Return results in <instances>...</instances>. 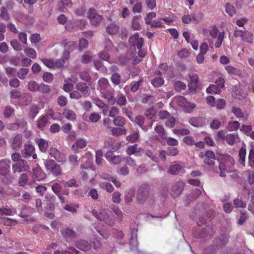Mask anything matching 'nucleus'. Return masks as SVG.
<instances>
[{
    "label": "nucleus",
    "mask_w": 254,
    "mask_h": 254,
    "mask_svg": "<svg viewBox=\"0 0 254 254\" xmlns=\"http://www.w3.org/2000/svg\"><path fill=\"white\" fill-rule=\"evenodd\" d=\"M150 187L147 184H142L138 189L136 199L141 204L152 200V194L150 192Z\"/></svg>",
    "instance_id": "obj_1"
},
{
    "label": "nucleus",
    "mask_w": 254,
    "mask_h": 254,
    "mask_svg": "<svg viewBox=\"0 0 254 254\" xmlns=\"http://www.w3.org/2000/svg\"><path fill=\"white\" fill-rule=\"evenodd\" d=\"M92 213L97 219L102 221L108 225L112 226L114 224L111 212L105 209H100L99 212L93 209Z\"/></svg>",
    "instance_id": "obj_2"
},
{
    "label": "nucleus",
    "mask_w": 254,
    "mask_h": 254,
    "mask_svg": "<svg viewBox=\"0 0 254 254\" xmlns=\"http://www.w3.org/2000/svg\"><path fill=\"white\" fill-rule=\"evenodd\" d=\"M44 164L47 172L51 173L54 176L57 177L62 174V168L55 160L47 159L44 161Z\"/></svg>",
    "instance_id": "obj_3"
},
{
    "label": "nucleus",
    "mask_w": 254,
    "mask_h": 254,
    "mask_svg": "<svg viewBox=\"0 0 254 254\" xmlns=\"http://www.w3.org/2000/svg\"><path fill=\"white\" fill-rule=\"evenodd\" d=\"M21 154L24 158H29L32 157L33 159L37 158L35 153V148L30 142L26 143L24 145V148L21 151Z\"/></svg>",
    "instance_id": "obj_4"
},
{
    "label": "nucleus",
    "mask_w": 254,
    "mask_h": 254,
    "mask_svg": "<svg viewBox=\"0 0 254 254\" xmlns=\"http://www.w3.org/2000/svg\"><path fill=\"white\" fill-rule=\"evenodd\" d=\"M174 102L178 106L185 108L188 112L190 111L195 107V104L188 102L183 96H176L174 99Z\"/></svg>",
    "instance_id": "obj_5"
},
{
    "label": "nucleus",
    "mask_w": 254,
    "mask_h": 254,
    "mask_svg": "<svg viewBox=\"0 0 254 254\" xmlns=\"http://www.w3.org/2000/svg\"><path fill=\"white\" fill-rule=\"evenodd\" d=\"M17 208L18 212L15 214L23 218L24 220H28L29 218L33 214L34 211L33 209L31 207L26 206L23 204L18 205Z\"/></svg>",
    "instance_id": "obj_6"
},
{
    "label": "nucleus",
    "mask_w": 254,
    "mask_h": 254,
    "mask_svg": "<svg viewBox=\"0 0 254 254\" xmlns=\"http://www.w3.org/2000/svg\"><path fill=\"white\" fill-rule=\"evenodd\" d=\"M29 166L27 162L24 159L19 162L14 163L12 165V172L13 173H21L28 170Z\"/></svg>",
    "instance_id": "obj_7"
},
{
    "label": "nucleus",
    "mask_w": 254,
    "mask_h": 254,
    "mask_svg": "<svg viewBox=\"0 0 254 254\" xmlns=\"http://www.w3.org/2000/svg\"><path fill=\"white\" fill-rule=\"evenodd\" d=\"M185 186V183L181 181L176 182L172 187L171 195L173 198L178 197L182 192Z\"/></svg>",
    "instance_id": "obj_8"
},
{
    "label": "nucleus",
    "mask_w": 254,
    "mask_h": 254,
    "mask_svg": "<svg viewBox=\"0 0 254 254\" xmlns=\"http://www.w3.org/2000/svg\"><path fill=\"white\" fill-rule=\"evenodd\" d=\"M11 161L9 159H2L0 161V175L6 177L10 172Z\"/></svg>",
    "instance_id": "obj_9"
},
{
    "label": "nucleus",
    "mask_w": 254,
    "mask_h": 254,
    "mask_svg": "<svg viewBox=\"0 0 254 254\" xmlns=\"http://www.w3.org/2000/svg\"><path fill=\"white\" fill-rule=\"evenodd\" d=\"M49 153L52 157H53L59 162H64L66 160L65 154L60 152L56 148L51 147L49 149Z\"/></svg>",
    "instance_id": "obj_10"
},
{
    "label": "nucleus",
    "mask_w": 254,
    "mask_h": 254,
    "mask_svg": "<svg viewBox=\"0 0 254 254\" xmlns=\"http://www.w3.org/2000/svg\"><path fill=\"white\" fill-rule=\"evenodd\" d=\"M32 176V180H35V181H42L46 178V173L39 165L33 169Z\"/></svg>",
    "instance_id": "obj_11"
},
{
    "label": "nucleus",
    "mask_w": 254,
    "mask_h": 254,
    "mask_svg": "<svg viewBox=\"0 0 254 254\" xmlns=\"http://www.w3.org/2000/svg\"><path fill=\"white\" fill-rule=\"evenodd\" d=\"M215 155L212 151H206L204 154L203 162L210 167L215 164Z\"/></svg>",
    "instance_id": "obj_12"
},
{
    "label": "nucleus",
    "mask_w": 254,
    "mask_h": 254,
    "mask_svg": "<svg viewBox=\"0 0 254 254\" xmlns=\"http://www.w3.org/2000/svg\"><path fill=\"white\" fill-rule=\"evenodd\" d=\"M18 183L20 187H24L26 185H29L32 187L35 183V180L29 181L28 175L26 173L21 174L18 178Z\"/></svg>",
    "instance_id": "obj_13"
},
{
    "label": "nucleus",
    "mask_w": 254,
    "mask_h": 254,
    "mask_svg": "<svg viewBox=\"0 0 254 254\" xmlns=\"http://www.w3.org/2000/svg\"><path fill=\"white\" fill-rule=\"evenodd\" d=\"M75 88L84 97H87L89 95L90 89L86 83L79 82L76 84Z\"/></svg>",
    "instance_id": "obj_14"
},
{
    "label": "nucleus",
    "mask_w": 254,
    "mask_h": 254,
    "mask_svg": "<svg viewBox=\"0 0 254 254\" xmlns=\"http://www.w3.org/2000/svg\"><path fill=\"white\" fill-rule=\"evenodd\" d=\"M34 141L42 153H46L49 147L48 142L42 138H35Z\"/></svg>",
    "instance_id": "obj_15"
},
{
    "label": "nucleus",
    "mask_w": 254,
    "mask_h": 254,
    "mask_svg": "<svg viewBox=\"0 0 254 254\" xmlns=\"http://www.w3.org/2000/svg\"><path fill=\"white\" fill-rule=\"evenodd\" d=\"M61 233L67 241H71L76 235V233L73 229L68 228H63L61 230Z\"/></svg>",
    "instance_id": "obj_16"
},
{
    "label": "nucleus",
    "mask_w": 254,
    "mask_h": 254,
    "mask_svg": "<svg viewBox=\"0 0 254 254\" xmlns=\"http://www.w3.org/2000/svg\"><path fill=\"white\" fill-rule=\"evenodd\" d=\"M206 119L203 117H195L190 118L189 123L194 127H201L205 124Z\"/></svg>",
    "instance_id": "obj_17"
},
{
    "label": "nucleus",
    "mask_w": 254,
    "mask_h": 254,
    "mask_svg": "<svg viewBox=\"0 0 254 254\" xmlns=\"http://www.w3.org/2000/svg\"><path fill=\"white\" fill-rule=\"evenodd\" d=\"M17 213L16 208H12L11 206H2L0 207V216L3 215L11 216Z\"/></svg>",
    "instance_id": "obj_18"
},
{
    "label": "nucleus",
    "mask_w": 254,
    "mask_h": 254,
    "mask_svg": "<svg viewBox=\"0 0 254 254\" xmlns=\"http://www.w3.org/2000/svg\"><path fill=\"white\" fill-rule=\"evenodd\" d=\"M106 32L111 35H115L118 33L120 26L115 22H113L108 24L105 27Z\"/></svg>",
    "instance_id": "obj_19"
},
{
    "label": "nucleus",
    "mask_w": 254,
    "mask_h": 254,
    "mask_svg": "<svg viewBox=\"0 0 254 254\" xmlns=\"http://www.w3.org/2000/svg\"><path fill=\"white\" fill-rule=\"evenodd\" d=\"M229 145L233 146L236 141H240V138L237 133H229L226 136L225 140Z\"/></svg>",
    "instance_id": "obj_20"
},
{
    "label": "nucleus",
    "mask_w": 254,
    "mask_h": 254,
    "mask_svg": "<svg viewBox=\"0 0 254 254\" xmlns=\"http://www.w3.org/2000/svg\"><path fill=\"white\" fill-rule=\"evenodd\" d=\"M22 138V135L21 134H17L15 135L12 143V148L13 149L17 150L21 148Z\"/></svg>",
    "instance_id": "obj_21"
},
{
    "label": "nucleus",
    "mask_w": 254,
    "mask_h": 254,
    "mask_svg": "<svg viewBox=\"0 0 254 254\" xmlns=\"http://www.w3.org/2000/svg\"><path fill=\"white\" fill-rule=\"evenodd\" d=\"M145 118L143 116L141 115L137 116L135 119V122L136 124H137L144 131H147L149 127H151L152 126V123L147 126H144L143 124L144 123Z\"/></svg>",
    "instance_id": "obj_22"
},
{
    "label": "nucleus",
    "mask_w": 254,
    "mask_h": 254,
    "mask_svg": "<svg viewBox=\"0 0 254 254\" xmlns=\"http://www.w3.org/2000/svg\"><path fill=\"white\" fill-rule=\"evenodd\" d=\"M228 237L227 235L223 234L220 237L215 240V246L217 248L219 247L224 246L228 243Z\"/></svg>",
    "instance_id": "obj_23"
},
{
    "label": "nucleus",
    "mask_w": 254,
    "mask_h": 254,
    "mask_svg": "<svg viewBox=\"0 0 254 254\" xmlns=\"http://www.w3.org/2000/svg\"><path fill=\"white\" fill-rule=\"evenodd\" d=\"M87 145L86 141L83 139H78L72 145V148L76 152H78L79 149L84 148Z\"/></svg>",
    "instance_id": "obj_24"
},
{
    "label": "nucleus",
    "mask_w": 254,
    "mask_h": 254,
    "mask_svg": "<svg viewBox=\"0 0 254 254\" xmlns=\"http://www.w3.org/2000/svg\"><path fill=\"white\" fill-rule=\"evenodd\" d=\"M63 115L67 120L74 121L76 119V115L74 111L68 109H64L63 111Z\"/></svg>",
    "instance_id": "obj_25"
},
{
    "label": "nucleus",
    "mask_w": 254,
    "mask_h": 254,
    "mask_svg": "<svg viewBox=\"0 0 254 254\" xmlns=\"http://www.w3.org/2000/svg\"><path fill=\"white\" fill-rule=\"evenodd\" d=\"M247 153V150L245 147H241L239 151V160L238 162L242 166H245V159Z\"/></svg>",
    "instance_id": "obj_26"
},
{
    "label": "nucleus",
    "mask_w": 254,
    "mask_h": 254,
    "mask_svg": "<svg viewBox=\"0 0 254 254\" xmlns=\"http://www.w3.org/2000/svg\"><path fill=\"white\" fill-rule=\"evenodd\" d=\"M1 223L6 226H15L18 223V221L14 219L4 217L1 219Z\"/></svg>",
    "instance_id": "obj_27"
},
{
    "label": "nucleus",
    "mask_w": 254,
    "mask_h": 254,
    "mask_svg": "<svg viewBox=\"0 0 254 254\" xmlns=\"http://www.w3.org/2000/svg\"><path fill=\"white\" fill-rule=\"evenodd\" d=\"M76 246L78 249L83 251H88L91 247V245L87 241L83 240L78 241Z\"/></svg>",
    "instance_id": "obj_28"
},
{
    "label": "nucleus",
    "mask_w": 254,
    "mask_h": 254,
    "mask_svg": "<svg viewBox=\"0 0 254 254\" xmlns=\"http://www.w3.org/2000/svg\"><path fill=\"white\" fill-rule=\"evenodd\" d=\"M157 74L160 76L155 77L151 80V84L155 87H160L164 84V79L161 77L162 73L160 71H158Z\"/></svg>",
    "instance_id": "obj_29"
},
{
    "label": "nucleus",
    "mask_w": 254,
    "mask_h": 254,
    "mask_svg": "<svg viewBox=\"0 0 254 254\" xmlns=\"http://www.w3.org/2000/svg\"><path fill=\"white\" fill-rule=\"evenodd\" d=\"M106 158L112 162L114 164H118L121 161V158L119 156H112L111 152H108L105 155Z\"/></svg>",
    "instance_id": "obj_30"
},
{
    "label": "nucleus",
    "mask_w": 254,
    "mask_h": 254,
    "mask_svg": "<svg viewBox=\"0 0 254 254\" xmlns=\"http://www.w3.org/2000/svg\"><path fill=\"white\" fill-rule=\"evenodd\" d=\"M182 169V167L179 164L171 165L168 170L167 173L171 175H177Z\"/></svg>",
    "instance_id": "obj_31"
},
{
    "label": "nucleus",
    "mask_w": 254,
    "mask_h": 254,
    "mask_svg": "<svg viewBox=\"0 0 254 254\" xmlns=\"http://www.w3.org/2000/svg\"><path fill=\"white\" fill-rule=\"evenodd\" d=\"M225 69L229 74L239 75L241 74V71L239 69L231 65H226Z\"/></svg>",
    "instance_id": "obj_32"
},
{
    "label": "nucleus",
    "mask_w": 254,
    "mask_h": 254,
    "mask_svg": "<svg viewBox=\"0 0 254 254\" xmlns=\"http://www.w3.org/2000/svg\"><path fill=\"white\" fill-rule=\"evenodd\" d=\"M142 150L140 147H137L136 144L130 145L127 147V153L128 155H130L135 153H139Z\"/></svg>",
    "instance_id": "obj_33"
},
{
    "label": "nucleus",
    "mask_w": 254,
    "mask_h": 254,
    "mask_svg": "<svg viewBox=\"0 0 254 254\" xmlns=\"http://www.w3.org/2000/svg\"><path fill=\"white\" fill-rule=\"evenodd\" d=\"M110 130L111 131V134L113 135L116 136L125 134L126 133L127 131V130L125 128L116 127H111Z\"/></svg>",
    "instance_id": "obj_34"
},
{
    "label": "nucleus",
    "mask_w": 254,
    "mask_h": 254,
    "mask_svg": "<svg viewBox=\"0 0 254 254\" xmlns=\"http://www.w3.org/2000/svg\"><path fill=\"white\" fill-rule=\"evenodd\" d=\"M48 121V119L46 116H41L37 122L38 128L42 129L47 124Z\"/></svg>",
    "instance_id": "obj_35"
},
{
    "label": "nucleus",
    "mask_w": 254,
    "mask_h": 254,
    "mask_svg": "<svg viewBox=\"0 0 254 254\" xmlns=\"http://www.w3.org/2000/svg\"><path fill=\"white\" fill-rule=\"evenodd\" d=\"M154 130L156 133L158 134V136L163 139H166L167 134L166 131L161 125H158L154 128Z\"/></svg>",
    "instance_id": "obj_36"
},
{
    "label": "nucleus",
    "mask_w": 254,
    "mask_h": 254,
    "mask_svg": "<svg viewBox=\"0 0 254 254\" xmlns=\"http://www.w3.org/2000/svg\"><path fill=\"white\" fill-rule=\"evenodd\" d=\"M126 123V120L122 116H118L114 118L113 124L117 127H123Z\"/></svg>",
    "instance_id": "obj_37"
},
{
    "label": "nucleus",
    "mask_w": 254,
    "mask_h": 254,
    "mask_svg": "<svg viewBox=\"0 0 254 254\" xmlns=\"http://www.w3.org/2000/svg\"><path fill=\"white\" fill-rule=\"evenodd\" d=\"M219 169L220 170L219 176L225 177L226 176V173L227 172V167L225 161H222L219 164Z\"/></svg>",
    "instance_id": "obj_38"
},
{
    "label": "nucleus",
    "mask_w": 254,
    "mask_h": 254,
    "mask_svg": "<svg viewBox=\"0 0 254 254\" xmlns=\"http://www.w3.org/2000/svg\"><path fill=\"white\" fill-rule=\"evenodd\" d=\"M117 104L119 106H125L127 103V100L125 96L122 94H118L116 98Z\"/></svg>",
    "instance_id": "obj_39"
},
{
    "label": "nucleus",
    "mask_w": 254,
    "mask_h": 254,
    "mask_svg": "<svg viewBox=\"0 0 254 254\" xmlns=\"http://www.w3.org/2000/svg\"><path fill=\"white\" fill-rule=\"evenodd\" d=\"M221 88L215 84H210L208 88H207L206 91L207 93L210 94H219L221 92Z\"/></svg>",
    "instance_id": "obj_40"
},
{
    "label": "nucleus",
    "mask_w": 254,
    "mask_h": 254,
    "mask_svg": "<svg viewBox=\"0 0 254 254\" xmlns=\"http://www.w3.org/2000/svg\"><path fill=\"white\" fill-rule=\"evenodd\" d=\"M131 28L134 30H140L141 29V25L139 22V17L137 16L133 17L131 21Z\"/></svg>",
    "instance_id": "obj_41"
},
{
    "label": "nucleus",
    "mask_w": 254,
    "mask_h": 254,
    "mask_svg": "<svg viewBox=\"0 0 254 254\" xmlns=\"http://www.w3.org/2000/svg\"><path fill=\"white\" fill-rule=\"evenodd\" d=\"M0 17L5 21H7L10 19V15L6 7L2 6L0 8Z\"/></svg>",
    "instance_id": "obj_42"
},
{
    "label": "nucleus",
    "mask_w": 254,
    "mask_h": 254,
    "mask_svg": "<svg viewBox=\"0 0 254 254\" xmlns=\"http://www.w3.org/2000/svg\"><path fill=\"white\" fill-rule=\"evenodd\" d=\"M240 218L238 221V224L240 225H243L245 222L247 220L249 216L248 215L245 210H241L240 211Z\"/></svg>",
    "instance_id": "obj_43"
},
{
    "label": "nucleus",
    "mask_w": 254,
    "mask_h": 254,
    "mask_svg": "<svg viewBox=\"0 0 254 254\" xmlns=\"http://www.w3.org/2000/svg\"><path fill=\"white\" fill-rule=\"evenodd\" d=\"M190 79V87L193 86L194 88H196L197 86L198 82V76L196 74H189Z\"/></svg>",
    "instance_id": "obj_44"
},
{
    "label": "nucleus",
    "mask_w": 254,
    "mask_h": 254,
    "mask_svg": "<svg viewBox=\"0 0 254 254\" xmlns=\"http://www.w3.org/2000/svg\"><path fill=\"white\" fill-rule=\"evenodd\" d=\"M79 253L74 247H69L68 250L63 252L57 250L53 254H78Z\"/></svg>",
    "instance_id": "obj_45"
},
{
    "label": "nucleus",
    "mask_w": 254,
    "mask_h": 254,
    "mask_svg": "<svg viewBox=\"0 0 254 254\" xmlns=\"http://www.w3.org/2000/svg\"><path fill=\"white\" fill-rule=\"evenodd\" d=\"M79 74L81 80L86 81L87 83L91 82V78L87 71L82 70L79 72Z\"/></svg>",
    "instance_id": "obj_46"
},
{
    "label": "nucleus",
    "mask_w": 254,
    "mask_h": 254,
    "mask_svg": "<svg viewBox=\"0 0 254 254\" xmlns=\"http://www.w3.org/2000/svg\"><path fill=\"white\" fill-rule=\"evenodd\" d=\"M240 125L238 121H231L228 123L227 128L230 131H236L240 127Z\"/></svg>",
    "instance_id": "obj_47"
},
{
    "label": "nucleus",
    "mask_w": 254,
    "mask_h": 254,
    "mask_svg": "<svg viewBox=\"0 0 254 254\" xmlns=\"http://www.w3.org/2000/svg\"><path fill=\"white\" fill-rule=\"evenodd\" d=\"M103 153L101 150H98L96 152L95 161H96V163L99 166H101L103 164Z\"/></svg>",
    "instance_id": "obj_48"
},
{
    "label": "nucleus",
    "mask_w": 254,
    "mask_h": 254,
    "mask_svg": "<svg viewBox=\"0 0 254 254\" xmlns=\"http://www.w3.org/2000/svg\"><path fill=\"white\" fill-rule=\"evenodd\" d=\"M108 80L105 78H101L98 81V87L101 90H105L109 86Z\"/></svg>",
    "instance_id": "obj_49"
},
{
    "label": "nucleus",
    "mask_w": 254,
    "mask_h": 254,
    "mask_svg": "<svg viewBox=\"0 0 254 254\" xmlns=\"http://www.w3.org/2000/svg\"><path fill=\"white\" fill-rule=\"evenodd\" d=\"M100 187L103 189L106 190L108 192H112L114 190L113 186L111 184L108 182H102L100 183Z\"/></svg>",
    "instance_id": "obj_50"
},
{
    "label": "nucleus",
    "mask_w": 254,
    "mask_h": 254,
    "mask_svg": "<svg viewBox=\"0 0 254 254\" xmlns=\"http://www.w3.org/2000/svg\"><path fill=\"white\" fill-rule=\"evenodd\" d=\"M50 89L49 85L44 83L39 84L37 91L43 94H46L50 92Z\"/></svg>",
    "instance_id": "obj_51"
},
{
    "label": "nucleus",
    "mask_w": 254,
    "mask_h": 254,
    "mask_svg": "<svg viewBox=\"0 0 254 254\" xmlns=\"http://www.w3.org/2000/svg\"><path fill=\"white\" fill-rule=\"evenodd\" d=\"M231 112L238 118H243L244 117V113L239 107H233Z\"/></svg>",
    "instance_id": "obj_52"
},
{
    "label": "nucleus",
    "mask_w": 254,
    "mask_h": 254,
    "mask_svg": "<svg viewBox=\"0 0 254 254\" xmlns=\"http://www.w3.org/2000/svg\"><path fill=\"white\" fill-rule=\"evenodd\" d=\"M142 10V2L139 1L133 5L132 11L134 13H140Z\"/></svg>",
    "instance_id": "obj_53"
},
{
    "label": "nucleus",
    "mask_w": 254,
    "mask_h": 254,
    "mask_svg": "<svg viewBox=\"0 0 254 254\" xmlns=\"http://www.w3.org/2000/svg\"><path fill=\"white\" fill-rule=\"evenodd\" d=\"M156 16V14L154 12H150L148 13L144 17L145 23L147 25H150L152 22V19Z\"/></svg>",
    "instance_id": "obj_54"
},
{
    "label": "nucleus",
    "mask_w": 254,
    "mask_h": 254,
    "mask_svg": "<svg viewBox=\"0 0 254 254\" xmlns=\"http://www.w3.org/2000/svg\"><path fill=\"white\" fill-rule=\"evenodd\" d=\"M145 4L147 9L152 10L156 6V0H145Z\"/></svg>",
    "instance_id": "obj_55"
},
{
    "label": "nucleus",
    "mask_w": 254,
    "mask_h": 254,
    "mask_svg": "<svg viewBox=\"0 0 254 254\" xmlns=\"http://www.w3.org/2000/svg\"><path fill=\"white\" fill-rule=\"evenodd\" d=\"M248 166L254 168V149L251 148L248 156Z\"/></svg>",
    "instance_id": "obj_56"
},
{
    "label": "nucleus",
    "mask_w": 254,
    "mask_h": 254,
    "mask_svg": "<svg viewBox=\"0 0 254 254\" xmlns=\"http://www.w3.org/2000/svg\"><path fill=\"white\" fill-rule=\"evenodd\" d=\"M39 113V110L37 106L32 105L29 110V115L30 118L34 119Z\"/></svg>",
    "instance_id": "obj_57"
},
{
    "label": "nucleus",
    "mask_w": 254,
    "mask_h": 254,
    "mask_svg": "<svg viewBox=\"0 0 254 254\" xmlns=\"http://www.w3.org/2000/svg\"><path fill=\"white\" fill-rule=\"evenodd\" d=\"M25 54L29 57L32 59L36 58V52L34 49L31 48H27L24 49Z\"/></svg>",
    "instance_id": "obj_58"
},
{
    "label": "nucleus",
    "mask_w": 254,
    "mask_h": 254,
    "mask_svg": "<svg viewBox=\"0 0 254 254\" xmlns=\"http://www.w3.org/2000/svg\"><path fill=\"white\" fill-rule=\"evenodd\" d=\"M43 80L47 83H51L54 79V75L49 72H46L43 75Z\"/></svg>",
    "instance_id": "obj_59"
},
{
    "label": "nucleus",
    "mask_w": 254,
    "mask_h": 254,
    "mask_svg": "<svg viewBox=\"0 0 254 254\" xmlns=\"http://www.w3.org/2000/svg\"><path fill=\"white\" fill-rule=\"evenodd\" d=\"M120 113V109L116 106H112L109 111V116L112 118H116Z\"/></svg>",
    "instance_id": "obj_60"
},
{
    "label": "nucleus",
    "mask_w": 254,
    "mask_h": 254,
    "mask_svg": "<svg viewBox=\"0 0 254 254\" xmlns=\"http://www.w3.org/2000/svg\"><path fill=\"white\" fill-rule=\"evenodd\" d=\"M242 40L244 42L252 44L253 42V35L252 33L246 31Z\"/></svg>",
    "instance_id": "obj_61"
},
{
    "label": "nucleus",
    "mask_w": 254,
    "mask_h": 254,
    "mask_svg": "<svg viewBox=\"0 0 254 254\" xmlns=\"http://www.w3.org/2000/svg\"><path fill=\"white\" fill-rule=\"evenodd\" d=\"M225 10L230 16H232L236 13L234 7L229 3L226 4Z\"/></svg>",
    "instance_id": "obj_62"
},
{
    "label": "nucleus",
    "mask_w": 254,
    "mask_h": 254,
    "mask_svg": "<svg viewBox=\"0 0 254 254\" xmlns=\"http://www.w3.org/2000/svg\"><path fill=\"white\" fill-rule=\"evenodd\" d=\"M103 19V17L101 15H99L96 16V18L90 19V21L92 25L97 26L99 25Z\"/></svg>",
    "instance_id": "obj_63"
},
{
    "label": "nucleus",
    "mask_w": 254,
    "mask_h": 254,
    "mask_svg": "<svg viewBox=\"0 0 254 254\" xmlns=\"http://www.w3.org/2000/svg\"><path fill=\"white\" fill-rule=\"evenodd\" d=\"M204 254H217V247L210 246L204 251Z\"/></svg>",
    "instance_id": "obj_64"
}]
</instances>
